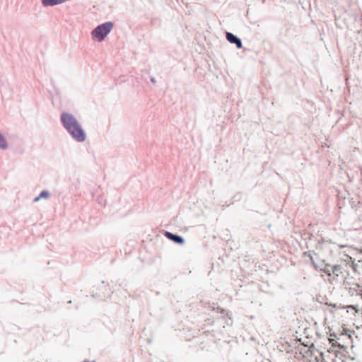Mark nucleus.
Masks as SVG:
<instances>
[{
  "instance_id": "nucleus-1",
  "label": "nucleus",
  "mask_w": 362,
  "mask_h": 362,
  "mask_svg": "<svg viewBox=\"0 0 362 362\" xmlns=\"http://www.w3.org/2000/svg\"><path fill=\"white\" fill-rule=\"evenodd\" d=\"M60 120L63 127L70 134L72 138L78 142H83L86 134L77 119L68 112H62Z\"/></svg>"
},
{
  "instance_id": "nucleus-2",
  "label": "nucleus",
  "mask_w": 362,
  "mask_h": 362,
  "mask_svg": "<svg viewBox=\"0 0 362 362\" xmlns=\"http://www.w3.org/2000/svg\"><path fill=\"white\" fill-rule=\"evenodd\" d=\"M351 268V264L347 262H341L334 266L325 265L323 269H321V271L325 273L329 276L328 280L332 282L346 280L349 276V272Z\"/></svg>"
},
{
  "instance_id": "nucleus-3",
  "label": "nucleus",
  "mask_w": 362,
  "mask_h": 362,
  "mask_svg": "<svg viewBox=\"0 0 362 362\" xmlns=\"http://www.w3.org/2000/svg\"><path fill=\"white\" fill-rule=\"evenodd\" d=\"M114 24H99L91 32L92 39L95 41L102 42L111 32Z\"/></svg>"
},
{
  "instance_id": "nucleus-4",
  "label": "nucleus",
  "mask_w": 362,
  "mask_h": 362,
  "mask_svg": "<svg viewBox=\"0 0 362 362\" xmlns=\"http://www.w3.org/2000/svg\"><path fill=\"white\" fill-rule=\"evenodd\" d=\"M358 313V310L355 306H348L339 308L336 310V315L339 316L342 321H346L351 318L352 316H356Z\"/></svg>"
},
{
  "instance_id": "nucleus-5",
  "label": "nucleus",
  "mask_w": 362,
  "mask_h": 362,
  "mask_svg": "<svg viewBox=\"0 0 362 362\" xmlns=\"http://www.w3.org/2000/svg\"><path fill=\"white\" fill-rule=\"evenodd\" d=\"M226 39L230 43L235 44L237 45L238 48L242 47V42H241L239 38H238L237 37H235V35H233L232 33H226Z\"/></svg>"
},
{
  "instance_id": "nucleus-6",
  "label": "nucleus",
  "mask_w": 362,
  "mask_h": 362,
  "mask_svg": "<svg viewBox=\"0 0 362 362\" xmlns=\"http://www.w3.org/2000/svg\"><path fill=\"white\" fill-rule=\"evenodd\" d=\"M165 237H167L168 239L175 242L178 244H183L184 243V239L178 235H174L170 232H166L165 234Z\"/></svg>"
},
{
  "instance_id": "nucleus-7",
  "label": "nucleus",
  "mask_w": 362,
  "mask_h": 362,
  "mask_svg": "<svg viewBox=\"0 0 362 362\" xmlns=\"http://www.w3.org/2000/svg\"><path fill=\"white\" fill-rule=\"evenodd\" d=\"M8 148V142L5 137L0 132V149L6 150Z\"/></svg>"
},
{
  "instance_id": "nucleus-8",
  "label": "nucleus",
  "mask_w": 362,
  "mask_h": 362,
  "mask_svg": "<svg viewBox=\"0 0 362 362\" xmlns=\"http://www.w3.org/2000/svg\"><path fill=\"white\" fill-rule=\"evenodd\" d=\"M49 195H50V194L47 190H43L38 195V198L47 199L49 197Z\"/></svg>"
},
{
  "instance_id": "nucleus-9",
  "label": "nucleus",
  "mask_w": 362,
  "mask_h": 362,
  "mask_svg": "<svg viewBox=\"0 0 362 362\" xmlns=\"http://www.w3.org/2000/svg\"><path fill=\"white\" fill-rule=\"evenodd\" d=\"M332 346H337V347L341 348V349L343 348V346H341L339 344H337V342H335V343L333 342L332 343Z\"/></svg>"
},
{
  "instance_id": "nucleus-10",
  "label": "nucleus",
  "mask_w": 362,
  "mask_h": 362,
  "mask_svg": "<svg viewBox=\"0 0 362 362\" xmlns=\"http://www.w3.org/2000/svg\"><path fill=\"white\" fill-rule=\"evenodd\" d=\"M41 198H38V196L36 197L35 199H34V202H38Z\"/></svg>"
}]
</instances>
